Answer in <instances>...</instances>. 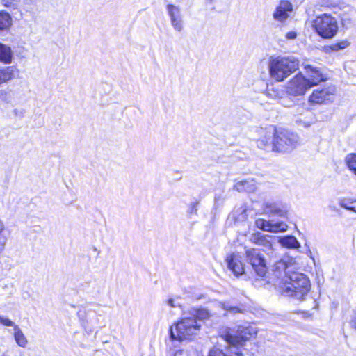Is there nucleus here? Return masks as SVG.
Here are the masks:
<instances>
[{"instance_id": "f257e3e1", "label": "nucleus", "mask_w": 356, "mask_h": 356, "mask_svg": "<svg viewBox=\"0 0 356 356\" xmlns=\"http://www.w3.org/2000/svg\"><path fill=\"white\" fill-rule=\"evenodd\" d=\"M210 313L206 308H191L183 312L182 317L170 327V337L172 339L183 341L190 339L199 332L202 322L209 318Z\"/></svg>"}, {"instance_id": "f03ea898", "label": "nucleus", "mask_w": 356, "mask_h": 356, "mask_svg": "<svg viewBox=\"0 0 356 356\" xmlns=\"http://www.w3.org/2000/svg\"><path fill=\"white\" fill-rule=\"evenodd\" d=\"M310 288V282L307 277L302 273L294 272L282 284L280 291L284 296L294 297L302 300Z\"/></svg>"}, {"instance_id": "7ed1b4c3", "label": "nucleus", "mask_w": 356, "mask_h": 356, "mask_svg": "<svg viewBox=\"0 0 356 356\" xmlns=\"http://www.w3.org/2000/svg\"><path fill=\"white\" fill-rule=\"evenodd\" d=\"M299 62L294 57L271 58L268 68L270 76L277 81H282L298 68Z\"/></svg>"}, {"instance_id": "20e7f679", "label": "nucleus", "mask_w": 356, "mask_h": 356, "mask_svg": "<svg viewBox=\"0 0 356 356\" xmlns=\"http://www.w3.org/2000/svg\"><path fill=\"white\" fill-rule=\"evenodd\" d=\"M300 143L298 136L288 130H277L274 136V148L275 152H290Z\"/></svg>"}, {"instance_id": "39448f33", "label": "nucleus", "mask_w": 356, "mask_h": 356, "mask_svg": "<svg viewBox=\"0 0 356 356\" xmlns=\"http://www.w3.org/2000/svg\"><path fill=\"white\" fill-rule=\"evenodd\" d=\"M313 26L316 33L323 38H332L338 31V23L335 17L329 14H323L316 17Z\"/></svg>"}, {"instance_id": "423d86ee", "label": "nucleus", "mask_w": 356, "mask_h": 356, "mask_svg": "<svg viewBox=\"0 0 356 356\" xmlns=\"http://www.w3.org/2000/svg\"><path fill=\"white\" fill-rule=\"evenodd\" d=\"M257 334L256 328L250 324L239 325L236 334H232L229 332L222 334V337L234 348L238 349V346H242L245 341L249 340Z\"/></svg>"}, {"instance_id": "0eeeda50", "label": "nucleus", "mask_w": 356, "mask_h": 356, "mask_svg": "<svg viewBox=\"0 0 356 356\" xmlns=\"http://www.w3.org/2000/svg\"><path fill=\"white\" fill-rule=\"evenodd\" d=\"M245 261L251 265L255 275L259 277H264L268 268L261 250L257 248H245Z\"/></svg>"}, {"instance_id": "6e6552de", "label": "nucleus", "mask_w": 356, "mask_h": 356, "mask_svg": "<svg viewBox=\"0 0 356 356\" xmlns=\"http://www.w3.org/2000/svg\"><path fill=\"white\" fill-rule=\"evenodd\" d=\"M311 88L308 81L302 74H297L286 85V92L293 96L304 95Z\"/></svg>"}, {"instance_id": "1a4fd4ad", "label": "nucleus", "mask_w": 356, "mask_h": 356, "mask_svg": "<svg viewBox=\"0 0 356 356\" xmlns=\"http://www.w3.org/2000/svg\"><path fill=\"white\" fill-rule=\"evenodd\" d=\"M335 92V88L332 86L324 88L314 90L309 97V101L314 104H326L332 102Z\"/></svg>"}, {"instance_id": "9d476101", "label": "nucleus", "mask_w": 356, "mask_h": 356, "mask_svg": "<svg viewBox=\"0 0 356 356\" xmlns=\"http://www.w3.org/2000/svg\"><path fill=\"white\" fill-rule=\"evenodd\" d=\"M264 134L257 141V147L266 152H275L274 148V136L275 127L270 126L265 129Z\"/></svg>"}, {"instance_id": "9b49d317", "label": "nucleus", "mask_w": 356, "mask_h": 356, "mask_svg": "<svg viewBox=\"0 0 356 356\" xmlns=\"http://www.w3.org/2000/svg\"><path fill=\"white\" fill-rule=\"evenodd\" d=\"M255 225L259 229L269 232H282L288 228V225L284 222H274L273 220L267 221L264 219H257Z\"/></svg>"}, {"instance_id": "f8f14e48", "label": "nucleus", "mask_w": 356, "mask_h": 356, "mask_svg": "<svg viewBox=\"0 0 356 356\" xmlns=\"http://www.w3.org/2000/svg\"><path fill=\"white\" fill-rule=\"evenodd\" d=\"M292 10V4L289 1L282 0L275 9L273 19L276 22L284 23L289 17V13Z\"/></svg>"}, {"instance_id": "ddd939ff", "label": "nucleus", "mask_w": 356, "mask_h": 356, "mask_svg": "<svg viewBox=\"0 0 356 356\" xmlns=\"http://www.w3.org/2000/svg\"><path fill=\"white\" fill-rule=\"evenodd\" d=\"M168 13L170 17L172 26L177 31H181L184 29V22L180 8L172 4L167 6Z\"/></svg>"}, {"instance_id": "4468645a", "label": "nucleus", "mask_w": 356, "mask_h": 356, "mask_svg": "<svg viewBox=\"0 0 356 356\" xmlns=\"http://www.w3.org/2000/svg\"><path fill=\"white\" fill-rule=\"evenodd\" d=\"M226 262L228 268L236 276H239L245 273V269L241 261V257L238 254L233 253L228 255L226 258Z\"/></svg>"}, {"instance_id": "2eb2a0df", "label": "nucleus", "mask_w": 356, "mask_h": 356, "mask_svg": "<svg viewBox=\"0 0 356 356\" xmlns=\"http://www.w3.org/2000/svg\"><path fill=\"white\" fill-rule=\"evenodd\" d=\"M305 68L309 76L307 80L310 87L316 86L318 83L327 79L325 76L323 74L317 67H312V65H306Z\"/></svg>"}, {"instance_id": "dca6fc26", "label": "nucleus", "mask_w": 356, "mask_h": 356, "mask_svg": "<svg viewBox=\"0 0 356 356\" xmlns=\"http://www.w3.org/2000/svg\"><path fill=\"white\" fill-rule=\"evenodd\" d=\"M234 188L240 193H252L256 190L257 186L255 181L253 179H249L237 181L234 185Z\"/></svg>"}, {"instance_id": "f3484780", "label": "nucleus", "mask_w": 356, "mask_h": 356, "mask_svg": "<svg viewBox=\"0 0 356 356\" xmlns=\"http://www.w3.org/2000/svg\"><path fill=\"white\" fill-rule=\"evenodd\" d=\"M13 59V52L11 47L0 42V63L6 65L10 64Z\"/></svg>"}, {"instance_id": "a211bd4d", "label": "nucleus", "mask_w": 356, "mask_h": 356, "mask_svg": "<svg viewBox=\"0 0 356 356\" xmlns=\"http://www.w3.org/2000/svg\"><path fill=\"white\" fill-rule=\"evenodd\" d=\"M13 24L11 15L6 11H0V35L8 32Z\"/></svg>"}, {"instance_id": "6ab92c4d", "label": "nucleus", "mask_w": 356, "mask_h": 356, "mask_svg": "<svg viewBox=\"0 0 356 356\" xmlns=\"http://www.w3.org/2000/svg\"><path fill=\"white\" fill-rule=\"evenodd\" d=\"M278 242L282 246L287 248L296 249L300 246L296 238L291 235L279 237Z\"/></svg>"}, {"instance_id": "aec40b11", "label": "nucleus", "mask_w": 356, "mask_h": 356, "mask_svg": "<svg viewBox=\"0 0 356 356\" xmlns=\"http://www.w3.org/2000/svg\"><path fill=\"white\" fill-rule=\"evenodd\" d=\"M15 68L13 66L0 67V85L14 77Z\"/></svg>"}, {"instance_id": "412c9836", "label": "nucleus", "mask_w": 356, "mask_h": 356, "mask_svg": "<svg viewBox=\"0 0 356 356\" xmlns=\"http://www.w3.org/2000/svg\"><path fill=\"white\" fill-rule=\"evenodd\" d=\"M13 337L16 343L22 348H26L28 339L18 325H15Z\"/></svg>"}, {"instance_id": "4be33fe9", "label": "nucleus", "mask_w": 356, "mask_h": 356, "mask_svg": "<svg viewBox=\"0 0 356 356\" xmlns=\"http://www.w3.org/2000/svg\"><path fill=\"white\" fill-rule=\"evenodd\" d=\"M8 241V235L6 234V225L0 218V254L4 250Z\"/></svg>"}, {"instance_id": "5701e85b", "label": "nucleus", "mask_w": 356, "mask_h": 356, "mask_svg": "<svg viewBox=\"0 0 356 356\" xmlns=\"http://www.w3.org/2000/svg\"><path fill=\"white\" fill-rule=\"evenodd\" d=\"M266 95L273 99L281 101L285 94L282 90L275 88H268L266 90Z\"/></svg>"}, {"instance_id": "b1692460", "label": "nucleus", "mask_w": 356, "mask_h": 356, "mask_svg": "<svg viewBox=\"0 0 356 356\" xmlns=\"http://www.w3.org/2000/svg\"><path fill=\"white\" fill-rule=\"evenodd\" d=\"M266 207L268 209L267 212L271 214L277 215L280 217H284L287 214L286 209L283 207H280L276 204L266 206Z\"/></svg>"}, {"instance_id": "393cba45", "label": "nucleus", "mask_w": 356, "mask_h": 356, "mask_svg": "<svg viewBox=\"0 0 356 356\" xmlns=\"http://www.w3.org/2000/svg\"><path fill=\"white\" fill-rule=\"evenodd\" d=\"M339 205L348 211L356 213V200H341L339 202Z\"/></svg>"}, {"instance_id": "a878e982", "label": "nucleus", "mask_w": 356, "mask_h": 356, "mask_svg": "<svg viewBox=\"0 0 356 356\" xmlns=\"http://www.w3.org/2000/svg\"><path fill=\"white\" fill-rule=\"evenodd\" d=\"M348 168L356 175V154H349L346 156Z\"/></svg>"}, {"instance_id": "bb28decb", "label": "nucleus", "mask_w": 356, "mask_h": 356, "mask_svg": "<svg viewBox=\"0 0 356 356\" xmlns=\"http://www.w3.org/2000/svg\"><path fill=\"white\" fill-rule=\"evenodd\" d=\"M287 268L286 261L280 259L274 264L273 270L276 273V276H279L282 272L285 273Z\"/></svg>"}, {"instance_id": "cd10ccee", "label": "nucleus", "mask_w": 356, "mask_h": 356, "mask_svg": "<svg viewBox=\"0 0 356 356\" xmlns=\"http://www.w3.org/2000/svg\"><path fill=\"white\" fill-rule=\"evenodd\" d=\"M13 95L11 90H0V103H12Z\"/></svg>"}, {"instance_id": "c85d7f7f", "label": "nucleus", "mask_w": 356, "mask_h": 356, "mask_svg": "<svg viewBox=\"0 0 356 356\" xmlns=\"http://www.w3.org/2000/svg\"><path fill=\"white\" fill-rule=\"evenodd\" d=\"M218 307L234 314L242 312L241 309L238 307L232 306L229 302H219Z\"/></svg>"}, {"instance_id": "c756f323", "label": "nucleus", "mask_w": 356, "mask_h": 356, "mask_svg": "<svg viewBox=\"0 0 356 356\" xmlns=\"http://www.w3.org/2000/svg\"><path fill=\"white\" fill-rule=\"evenodd\" d=\"M198 204H199V201H197V200L192 202L189 204L188 210H187V214L188 215L189 218H191V216L193 215H195V216L197 215Z\"/></svg>"}, {"instance_id": "7c9ffc66", "label": "nucleus", "mask_w": 356, "mask_h": 356, "mask_svg": "<svg viewBox=\"0 0 356 356\" xmlns=\"http://www.w3.org/2000/svg\"><path fill=\"white\" fill-rule=\"evenodd\" d=\"M350 43L347 40H342L333 44L329 47L332 51H337L340 49H345L349 46Z\"/></svg>"}, {"instance_id": "2f4dec72", "label": "nucleus", "mask_w": 356, "mask_h": 356, "mask_svg": "<svg viewBox=\"0 0 356 356\" xmlns=\"http://www.w3.org/2000/svg\"><path fill=\"white\" fill-rule=\"evenodd\" d=\"M167 304L170 307H181V301H180V298L179 297H176V298H169L168 300H167Z\"/></svg>"}, {"instance_id": "473e14b6", "label": "nucleus", "mask_w": 356, "mask_h": 356, "mask_svg": "<svg viewBox=\"0 0 356 356\" xmlns=\"http://www.w3.org/2000/svg\"><path fill=\"white\" fill-rule=\"evenodd\" d=\"M264 236V234H262L260 232H257V233H254L251 236H250V241L254 243H256V244H259V243H262V240L263 239V237Z\"/></svg>"}, {"instance_id": "72a5a7b5", "label": "nucleus", "mask_w": 356, "mask_h": 356, "mask_svg": "<svg viewBox=\"0 0 356 356\" xmlns=\"http://www.w3.org/2000/svg\"><path fill=\"white\" fill-rule=\"evenodd\" d=\"M21 0H1V4L7 8H15Z\"/></svg>"}, {"instance_id": "f704fd0d", "label": "nucleus", "mask_w": 356, "mask_h": 356, "mask_svg": "<svg viewBox=\"0 0 356 356\" xmlns=\"http://www.w3.org/2000/svg\"><path fill=\"white\" fill-rule=\"evenodd\" d=\"M0 323L6 327H13V330L15 329V324L13 321L10 320L9 318L2 316L0 315Z\"/></svg>"}, {"instance_id": "c9c22d12", "label": "nucleus", "mask_w": 356, "mask_h": 356, "mask_svg": "<svg viewBox=\"0 0 356 356\" xmlns=\"http://www.w3.org/2000/svg\"><path fill=\"white\" fill-rule=\"evenodd\" d=\"M270 238H271L270 236H269V235H264V236L263 237L264 240H262V242H261L262 243H259V245H262V246L266 247V248H272V243L270 241Z\"/></svg>"}, {"instance_id": "e433bc0d", "label": "nucleus", "mask_w": 356, "mask_h": 356, "mask_svg": "<svg viewBox=\"0 0 356 356\" xmlns=\"http://www.w3.org/2000/svg\"><path fill=\"white\" fill-rule=\"evenodd\" d=\"M13 112L15 116L22 118L24 116L25 110L23 108H15Z\"/></svg>"}, {"instance_id": "4c0bfd02", "label": "nucleus", "mask_w": 356, "mask_h": 356, "mask_svg": "<svg viewBox=\"0 0 356 356\" xmlns=\"http://www.w3.org/2000/svg\"><path fill=\"white\" fill-rule=\"evenodd\" d=\"M296 37H297V33H296V32L295 31H289L286 34V38L288 40H294V39L296 38Z\"/></svg>"}, {"instance_id": "58836bf2", "label": "nucleus", "mask_w": 356, "mask_h": 356, "mask_svg": "<svg viewBox=\"0 0 356 356\" xmlns=\"http://www.w3.org/2000/svg\"><path fill=\"white\" fill-rule=\"evenodd\" d=\"M175 356H188V353L186 351L179 350L175 352Z\"/></svg>"}, {"instance_id": "ea45409f", "label": "nucleus", "mask_w": 356, "mask_h": 356, "mask_svg": "<svg viewBox=\"0 0 356 356\" xmlns=\"http://www.w3.org/2000/svg\"><path fill=\"white\" fill-rule=\"evenodd\" d=\"M4 289H9V293L13 294L14 291V287L13 284H6L3 287Z\"/></svg>"}, {"instance_id": "a19ab883", "label": "nucleus", "mask_w": 356, "mask_h": 356, "mask_svg": "<svg viewBox=\"0 0 356 356\" xmlns=\"http://www.w3.org/2000/svg\"><path fill=\"white\" fill-rule=\"evenodd\" d=\"M350 325L352 327H354L355 329H356V315L355 316V317L351 320L350 321Z\"/></svg>"}, {"instance_id": "79ce46f5", "label": "nucleus", "mask_w": 356, "mask_h": 356, "mask_svg": "<svg viewBox=\"0 0 356 356\" xmlns=\"http://www.w3.org/2000/svg\"><path fill=\"white\" fill-rule=\"evenodd\" d=\"M82 323H83V325L84 327H86V323L83 321Z\"/></svg>"}, {"instance_id": "37998d69", "label": "nucleus", "mask_w": 356, "mask_h": 356, "mask_svg": "<svg viewBox=\"0 0 356 356\" xmlns=\"http://www.w3.org/2000/svg\"><path fill=\"white\" fill-rule=\"evenodd\" d=\"M209 1L212 2L213 0H209Z\"/></svg>"}]
</instances>
